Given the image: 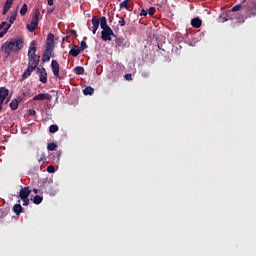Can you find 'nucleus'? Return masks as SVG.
Segmentation results:
<instances>
[{
  "label": "nucleus",
  "mask_w": 256,
  "mask_h": 256,
  "mask_svg": "<svg viewBox=\"0 0 256 256\" xmlns=\"http://www.w3.org/2000/svg\"><path fill=\"white\" fill-rule=\"evenodd\" d=\"M39 19H40V9H34L32 20L30 24H27L28 30H30L31 32H33V30H36L37 26L39 25Z\"/></svg>",
  "instance_id": "obj_5"
},
{
  "label": "nucleus",
  "mask_w": 256,
  "mask_h": 256,
  "mask_svg": "<svg viewBox=\"0 0 256 256\" xmlns=\"http://www.w3.org/2000/svg\"><path fill=\"white\" fill-rule=\"evenodd\" d=\"M30 194L31 187H21L20 189V197L23 201V205H30Z\"/></svg>",
  "instance_id": "obj_6"
},
{
  "label": "nucleus",
  "mask_w": 256,
  "mask_h": 256,
  "mask_svg": "<svg viewBox=\"0 0 256 256\" xmlns=\"http://www.w3.org/2000/svg\"><path fill=\"white\" fill-rule=\"evenodd\" d=\"M7 12H9V0H6L4 9H3V15H7Z\"/></svg>",
  "instance_id": "obj_24"
},
{
  "label": "nucleus",
  "mask_w": 256,
  "mask_h": 256,
  "mask_svg": "<svg viewBox=\"0 0 256 256\" xmlns=\"http://www.w3.org/2000/svg\"><path fill=\"white\" fill-rule=\"evenodd\" d=\"M38 161H47V154L45 151H41V154H38Z\"/></svg>",
  "instance_id": "obj_21"
},
{
  "label": "nucleus",
  "mask_w": 256,
  "mask_h": 256,
  "mask_svg": "<svg viewBox=\"0 0 256 256\" xmlns=\"http://www.w3.org/2000/svg\"><path fill=\"white\" fill-rule=\"evenodd\" d=\"M7 95H9V89H6L5 85H2L0 87V110H3V103L7 99Z\"/></svg>",
  "instance_id": "obj_9"
},
{
  "label": "nucleus",
  "mask_w": 256,
  "mask_h": 256,
  "mask_svg": "<svg viewBox=\"0 0 256 256\" xmlns=\"http://www.w3.org/2000/svg\"><path fill=\"white\" fill-rule=\"evenodd\" d=\"M8 4H9V10H10V8H12V0H8Z\"/></svg>",
  "instance_id": "obj_36"
},
{
  "label": "nucleus",
  "mask_w": 256,
  "mask_h": 256,
  "mask_svg": "<svg viewBox=\"0 0 256 256\" xmlns=\"http://www.w3.org/2000/svg\"><path fill=\"white\" fill-rule=\"evenodd\" d=\"M40 59L41 56L37 54V45L35 42H31L28 49V67H26V71L22 74L21 81H25V77H30L33 74V70H37V74H39Z\"/></svg>",
  "instance_id": "obj_2"
},
{
  "label": "nucleus",
  "mask_w": 256,
  "mask_h": 256,
  "mask_svg": "<svg viewBox=\"0 0 256 256\" xmlns=\"http://www.w3.org/2000/svg\"><path fill=\"white\" fill-rule=\"evenodd\" d=\"M81 52V49L79 45H73L72 49H70V55H79Z\"/></svg>",
  "instance_id": "obj_18"
},
{
  "label": "nucleus",
  "mask_w": 256,
  "mask_h": 256,
  "mask_svg": "<svg viewBox=\"0 0 256 256\" xmlns=\"http://www.w3.org/2000/svg\"><path fill=\"white\" fill-rule=\"evenodd\" d=\"M54 41H55V34H52V33L47 34L46 49H45V52L43 53L42 61L43 63H47V61L51 59V55H52L53 57L51 61V67H52L53 74L55 75V77H61L60 64H58V60H54V49H53Z\"/></svg>",
  "instance_id": "obj_1"
},
{
  "label": "nucleus",
  "mask_w": 256,
  "mask_h": 256,
  "mask_svg": "<svg viewBox=\"0 0 256 256\" xmlns=\"http://www.w3.org/2000/svg\"><path fill=\"white\" fill-rule=\"evenodd\" d=\"M28 12L27 2H24V5L21 6L20 13L21 15H26Z\"/></svg>",
  "instance_id": "obj_19"
},
{
  "label": "nucleus",
  "mask_w": 256,
  "mask_h": 256,
  "mask_svg": "<svg viewBox=\"0 0 256 256\" xmlns=\"http://www.w3.org/2000/svg\"><path fill=\"white\" fill-rule=\"evenodd\" d=\"M58 144H48V150H57Z\"/></svg>",
  "instance_id": "obj_30"
},
{
  "label": "nucleus",
  "mask_w": 256,
  "mask_h": 256,
  "mask_svg": "<svg viewBox=\"0 0 256 256\" xmlns=\"http://www.w3.org/2000/svg\"><path fill=\"white\" fill-rule=\"evenodd\" d=\"M12 5H13V0H12Z\"/></svg>",
  "instance_id": "obj_41"
},
{
  "label": "nucleus",
  "mask_w": 256,
  "mask_h": 256,
  "mask_svg": "<svg viewBox=\"0 0 256 256\" xmlns=\"http://www.w3.org/2000/svg\"><path fill=\"white\" fill-rule=\"evenodd\" d=\"M33 201H34L35 205H41V201H43V196H42V194H39L38 187L36 190V196H35V198H33Z\"/></svg>",
  "instance_id": "obj_14"
},
{
  "label": "nucleus",
  "mask_w": 256,
  "mask_h": 256,
  "mask_svg": "<svg viewBox=\"0 0 256 256\" xmlns=\"http://www.w3.org/2000/svg\"><path fill=\"white\" fill-rule=\"evenodd\" d=\"M29 114L35 115V114H37V113H36L35 109H30V110H29Z\"/></svg>",
  "instance_id": "obj_33"
},
{
  "label": "nucleus",
  "mask_w": 256,
  "mask_h": 256,
  "mask_svg": "<svg viewBox=\"0 0 256 256\" xmlns=\"http://www.w3.org/2000/svg\"><path fill=\"white\" fill-rule=\"evenodd\" d=\"M84 95H93L95 89H93V85H86L85 89H83Z\"/></svg>",
  "instance_id": "obj_17"
},
{
  "label": "nucleus",
  "mask_w": 256,
  "mask_h": 256,
  "mask_svg": "<svg viewBox=\"0 0 256 256\" xmlns=\"http://www.w3.org/2000/svg\"><path fill=\"white\" fill-rule=\"evenodd\" d=\"M120 8H131L129 0H124V2H120Z\"/></svg>",
  "instance_id": "obj_22"
},
{
  "label": "nucleus",
  "mask_w": 256,
  "mask_h": 256,
  "mask_svg": "<svg viewBox=\"0 0 256 256\" xmlns=\"http://www.w3.org/2000/svg\"><path fill=\"white\" fill-rule=\"evenodd\" d=\"M2 31H3V27H2V24H0V37H3Z\"/></svg>",
  "instance_id": "obj_35"
},
{
  "label": "nucleus",
  "mask_w": 256,
  "mask_h": 256,
  "mask_svg": "<svg viewBox=\"0 0 256 256\" xmlns=\"http://www.w3.org/2000/svg\"><path fill=\"white\" fill-rule=\"evenodd\" d=\"M127 81H132L133 74H125Z\"/></svg>",
  "instance_id": "obj_32"
},
{
  "label": "nucleus",
  "mask_w": 256,
  "mask_h": 256,
  "mask_svg": "<svg viewBox=\"0 0 256 256\" xmlns=\"http://www.w3.org/2000/svg\"><path fill=\"white\" fill-rule=\"evenodd\" d=\"M47 172H55V165H47Z\"/></svg>",
  "instance_id": "obj_31"
},
{
  "label": "nucleus",
  "mask_w": 256,
  "mask_h": 256,
  "mask_svg": "<svg viewBox=\"0 0 256 256\" xmlns=\"http://www.w3.org/2000/svg\"><path fill=\"white\" fill-rule=\"evenodd\" d=\"M240 8H242V5H233L231 12H239Z\"/></svg>",
  "instance_id": "obj_27"
},
{
  "label": "nucleus",
  "mask_w": 256,
  "mask_h": 256,
  "mask_svg": "<svg viewBox=\"0 0 256 256\" xmlns=\"http://www.w3.org/2000/svg\"><path fill=\"white\" fill-rule=\"evenodd\" d=\"M10 106H11V110H17L19 106V100H11Z\"/></svg>",
  "instance_id": "obj_20"
},
{
  "label": "nucleus",
  "mask_w": 256,
  "mask_h": 256,
  "mask_svg": "<svg viewBox=\"0 0 256 256\" xmlns=\"http://www.w3.org/2000/svg\"><path fill=\"white\" fill-rule=\"evenodd\" d=\"M21 48H24L23 38H10V42H4L2 45L6 59L11 55V52H20Z\"/></svg>",
  "instance_id": "obj_3"
},
{
  "label": "nucleus",
  "mask_w": 256,
  "mask_h": 256,
  "mask_svg": "<svg viewBox=\"0 0 256 256\" xmlns=\"http://www.w3.org/2000/svg\"><path fill=\"white\" fill-rule=\"evenodd\" d=\"M75 74H85V67H74Z\"/></svg>",
  "instance_id": "obj_23"
},
{
  "label": "nucleus",
  "mask_w": 256,
  "mask_h": 256,
  "mask_svg": "<svg viewBox=\"0 0 256 256\" xmlns=\"http://www.w3.org/2000/svg\"><path fill=\"white\" fill-rule=\"evenodd\" d=\"M13 211L16 212V216H20L21 212H23V206H21V201L19 198V202L13 206Z\"/></svg>",
  "instance_id": "obj_13"
},
{
  "label": "nucleus",
  "mask_w": 256,
  "mask_h": 256,
  "mask_svg": "<svg viewBox=\"0 0 256 256\" xmlns=\"http://www.w3.org/2000/svg\"><path fill=\"white\" fill-rule=\"evenodd\" d=\"M59 125H50L49 132H58Z\"/></svg>",
  "instance_id": "obj_25"
},
{
  "label": "nucleus",
  "mask_w": 256,
  "mask_h": 256,
  "mask_svg": "<svg viewBox=\"0 0 256 256\" xmlns=\"http://www.w3.org/2000/svg\"><path fill=\"white\" fill-rule=\"evenodd\" d=\"M148 12H149V15H154L155 14L156 9H155L154 5L150 6V9H148Z\"/></svg>",
  "instance_id": "obj_28"
},
{
  "label": "nucleus",
  "mask_w": 256,
  "mask_h": 256,
  "mask_svg": "<svg viewBox=\"0 0 256 256\" xmlns=\"http://www.w3.org/2000/svg\"><path fill=\"white\" fill-rule=\"evenodd\" d=\"M48 12H54V9H52V7H50V9H48Z\"/></svg>",
  "instance_id": "obj_40"
},
{
  "label": "nucleus",
  "mask_w": 256,
  "mask_h": 256,
  "mask_svg": "<svg viewBox=\"0 0 256 256\" xmlns=\"http://www.w3.org/2000/svg\"><path fill=\"white\" fill-rule=\"evenodd\" d=\"M100 26L102 29V41H112V37H114V31L112 27H109L107 16H100Z\"/></svg>",
  "instance_id": "obj_4"
},
{
  "label": "nucleus",
  "mask_w": 256,
  "mask_h": 256,
  "mask_svg": "<svg viewBox=\"0 0 256 256\" xmlns=\"http://www.w3.org/2000/svg\"><path fill=\"white\" fill-rule=\"evenodd\" d=\"M248 15H256V2H251L248 5Z\"/></svg>",
  "instance_id": "obj_15"
},
{
  "label": "nucleus",
  "mask_w": 256,
  "mask_h": 256,
  "mask_svg": "<svg viewBox=\"0 0 256 256\" xmlns=\"http://www.w3.org/2000/svg\"><path fill=\"white\" fill-rule=\"evenodd\" d=\"M48 5H54V0H48Z\"/></svg>",
  "instance_id": "obj_37"
},
{
  "label": "nucleus",
  "mask_w": 256,
  "mask_h": 256,
  "mask_svg": "<svg viewBox=\"0 0 256 256\" xmlns=\"http://www.w3.org/2000/svg\"><path fill=\"white\" fill-rule=\"evenodd\" d=\"M192 26H196V28H198V26H202V20L200 18V16H194L193 20H191Z\"/></svg>",
  "instance_id": "obj_16"
},
{
  "label": "nucleus",
  "mask_w": 256,
  "mask_h": 256,
  "mask_svg": "<svg viewBox=\"0 0 256 256\" xmlns=\"http://www.w3.org/2000/svg\"><path fill=\"white\" fill-rule=\"evenodd\" d=\"M141 15H147V9H141Z\"/></svg>",
  "instance_id": "obj_34"
},
{
  "label": "nucleus",
  "mask_w": 256,
  "mask_h": 256,
  "mask_svg": "<svg viewBox=\"0 0 256 256\" xmlns=\"http://www.w3.org/2000/svg\"><path fill=\"white\" fill-rule=\"evenodd\" d=\"M33 99H53V96L51 93H38Z\"/></svg>",
  "instance_id": "obj_12"
},
{
  "label": "nucleus",
  "mask_w": 256,
  "mask_h": 256,
  "mask_svg": "<svg viewBox=\"0 0 256 256\" xmlns=\"http://www.w3.org/2000/svg\"><path fill=\"white\" fill-rule=\"evenodd\" d=\"M38 74H39V81H42L43 85H46L48 81V74L46 71V67H39V64H38Z\"/></svg>",
  "instance_id": "obj_8"
},
{
  "label": "nucleus",
  "mask_w": 256,
  "mask_h": 256,
  "mask_svg": "<svg viewBox=\"0 0 256 256\" xmlns=\"http://www.w3.org/2000/svg\"><path fill=\"white\" fill-rule=\"evenodd\" d=\"M118 23L120 26H125L126 20H125L124 16H121L120 20H118Z\"/></svg>",
  "instance_id": "obj_29"
},
{
  "label": "nucleus",
  "mask_w": 256,
  "mask_h": 256,
  "mask_svg": "<svg viewBox=\"0 0 256 256\" xmlns=\"http://www.w3.org/2000/svg\"><path fill=\"white\" fill-rule=\"evenodd\" d=\"M222 19H225L226 21V19H229V16H222Z\"/></svg>",
  "instance_id": "obj_39"
},
{
  "label": "nucleus",
  "mask_w": 256,
  "mask_h": 256,
  "mask_svg": "<svg viewBox=\"0 0 256 256\" xmlns=\"http://www.w3.org/2000/svg\"><path fill=\"white\" fill-rule=\"evenodd\" d=\"M15 19H17V13H12V16L9 18V24L7 22H2V37H4L5 34H7V30H9L10 26H12V23H15Z\"/></svg>",
  "instance_id": "obj_7"
},
{
  "label": "nucleus",
  "mask_w": 256,
  "mask_h": 256,
  "mask_svg": "<svg viewBox=\"0 0 256 256\" xmlns=\"http://www.w3.org/2000/svg\"><path fill=\"white\" fill-rule=\"evenodd\" d=\"M79 48H80V52H83L84 48H88L87 42H85V40H83V42H81Z\"/></svg>",
  "instance_id": "obj_26"
},
{
  "label": "nucleus",
  "mask_w": 256,
  "mask_h": 256,
  "mask_svg": "<svg viewBox=\"0 0 256 256\" xmlns=\"http://www.w3.org/2000/svg\"><path fill=\"white\" fill-rule=\"evenodd\" d=\"M33 190H34V197H36V195H37V187H34Z\"/></svg>",
  "instance_id": "obj_38"
},
{
  "label": "nucleus",
  "mask_w": 256,
  "mask_h": 256,
  "mask_svg": "<svg viewBox=\"0 0 256 256\" xmlns=\"http://www.w3.org/2000/svg\"><path fill=\"white\" fill-rule=\"evenodd\" d=\"M116 45L120 48H126V45H129L126 38H118V34H114Z\"/></svg>",
  "instance_id": "obj_11"
},
{
  "label": "nucleus",
  "mask_w": 256,
  "mask_h": 256,
  "mask_svg": "<svg viewBox=\"0 0 256 256\" xmlns=\"http://www.w3.org/2000/svg\"><path fill=\"white\" fill-rule=\"evenodd\" d=\"M101 23V18L99 20L98 16H92V32L93 34H97V30H99V26Z\"/></svg>",
  "instance_id": "obj_10"
}]
</instances>
